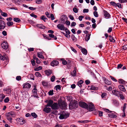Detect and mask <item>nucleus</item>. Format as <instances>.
<instances>
[{"label":"nucleus","instance_id":"obj_20","mask_svg":"<svg viewBox=\"0 0 127 127\" xmlns=\"http://www.w3.org/2000/svg\"><path fill=\"white\" fill-rule=\"evenodd\" d=\"M51 109L49 107H45L43 109V111L46 113H49L51 111Z\"/></svg>","mask_w":127,"mask_h":127},{"label":"nucleus","instance_id":"obj_6","mask_svg":"<svg viewBox=\"0 0 127 127\" xmlns=\"http://www.w3.org/2000/svg\"><path fill=\"white\" fill-rule=\"evenodd\" d=\"M6 27V23L5 22L1 20H0V30L4 29Z\"/></svg>","mask_w":127,"mask_h":127},{"label":"nucleus","instance_id":"obj_63","mask_svg":"<svg viewBox=\"0 0 127 127\" xmlns=\"http://www.w3.org/2000/svg\"><path fill=\"white\" fill-rule=\"evenodd\" d=\"M112 28L110 27L109 28L108 30L107 31V32L108 33H110L112 31Z\"/></svg>","mask_w":127,"mask_h":127},{"label":"nucleus","instance_id":"obj_62","mask_svg":"<svg viewBox=\"0 0 127 127\" xmlns=\"http://www.w3.org/2000/svg\"><path fill=\"white\" fill-rule=\"evenodd\" d=\"M123 65L122 64H119L118 65L117 68L118 69H119L120 68H121L123 66Z\"/></svg>","mask_w":127,"mask_h":127},{"label":"nucleus","instance_id":"obj_38","mask_svg":"<svg viewBox=\"0 0 127 127\" xmlns=\"http://www.w3.org/2000/svg\"><path fill=\"white\" fill-rule=\"evenodd\" d=\"M122 92H121V93L119 95V96L118 97H120L121 99H125V97L122 95Z\"/></svg>","mask_w":127,"mask_h":127},{"label":"nucleus","instance_id":"obj_14","mask_svg":"<svg viewBox=\"0 0 127 127\" xmlns=\"http://www.w3.org/2000/svg\"><path fill=\"white\" fill-rule=\"evenodd\" d=\"M104 16L106 19L109 18L110 15L106 11L104 10Z\"/></svg>","mask_w":127,"mask_h":127},{"label":"nucleus","instance_id":"obj_48","mask_svg":"<svg viewBox=\"0 0 127 127\" xmlns=\"http://www.w3.org/2000/svg\"><path fill=\"white\" fill-rule=\"evenodd\" d=\"M94 16L95 17H97L98 16V14L97 12L96 11H94L93 13Z\"/></svg>","mask_w":127,"mask_h":127},{"label":"nucleus","instance_id":"obj_39","mask_svg":"<svg viewBox=\"0 0 127 127\" xmlns=\"http://www.w3.org/2000/svg\"><path fill=\"white\" fill-rule=\"evenodd\" d=\"M7 24L8 26H10L13 25V23L12 22L9 21L7 22Z\"/></svg>","mask_w":127,"mask_h":127},{"label":"nucleus","instance_id":"obj_27","mask_svg":"<svg viewBox=\"0 0 127 127\" xmlns=\"http://www.w3.org/2000/svg\"><path fill=\"white\" fill-rule=\"evenodd\" d=\"M90 35L91 34L89 33L88 34L86 35L85 39L86 41H88L90 39Z\"/></svg>","mask_w":127,"mask_h":127},{"label":"nucleus","instance_id":"obj_56","mask_svg":"<svg viewBox=\"0 0 127 127\" xmlns=\"http://www.w3.org/2000/svg\"><path fill=\"white\" fill-rule=\"evenodd\" d=\"M16 79L18 81H19L21 79V77L20 76H18L16 77Z\"/></svg>","mask_w":127,"mask_h":127},{"label":"nucleus","instance_id":"obj_57","mask_svg":"<svg viewBox=\"0 0 127 127\" xmlns=\"http://www.w3.org/2000/svg\"><path fill=\"white\" fill-rule=\"evenodd\" d=\"M9 101V99L8 97H7L5 98L4 100V102H8Z\"/></svg>","mask_w":127,"mask_h":127},{"label":"nucleus","instance_id":"obj_44","mask_svg":"<svg viewBox=\"0 0 127 127\" xmlns=\"http://www.w3.org/2000/svg\"><path fill=\"white\" fill-rule=\"evenodd\" d=\"M32 117L35 118L37 117V116L35 113H32Z\"/></svg>","mask_w":127,"mask_h":127},{"label":"nucleus","instance_id":"obj_10","mask_svg":"<svg viewBox=\"0 0 127 127\" xmlns=\"http://www.w3.org/2000/svg\"><path fill=\"white\" fill-rule=\"evenodd\" d=\"M53 109H58L59 108V106L57 102L53 104L51 107Z\"/></svg>","mask_w":127,"mask_h":127},{"label":"nucleus","instance_id":"obj_2","mask_svg":"<svg viewBox=\"0 0 127 127\" xmlns=\"http://www.w3.org/2000/svg\"><path fill=\"white\" fill-rule=\"evenodd\" d=\"M36 85L33 86V88L32 90V95L35 97L38 98L37 95V90L36 88Z\"/></svg>","mask_w":127,"mask_h":127},{"label":"nucleus","instance_id":"obj_13","mask_svg":"<svg viewBox=\"0 0 127 127\" xmlns=\"http://www.w3.org/2000/svg\"><path fill=\"white\" fill-rule=\"evenodd\" d=\"M60 105L62 109H65L66 108L67 105L65 102H63L60 103Z\"/></svg>","mask_w":127,"mask_h":127},{"label":"nucleus","instance_id":"obj_36","mask_svg":"<svg viewBox=\"0 0 127 127\" xmlns=\"http://www.w3.org/2000/svg\"><path fill=\"white\" fill-rule=\"evenodd\" d=\"M35 75L37 77H41L42 76L41 74L38 72H36Z\"/></svg>","mask_w":127,"mask_h":127},{"label":"nucleus","instance_id":"obj_59","mask_svg":"<svg viewBox=\"0 0 127 127\" xmlns=\"http://www.w3.org/2000/svg\"><path fill=\"white\" fill-rule=\"evenodd\" d=\"M117 6L118 7L120 8H121V5L120 3H116V7Z\"/></svg>","mask_w":127,"mask_h":127},{"label":"nucleus","instance_id":"obj_8","mask_svg":"<svg viewBox=\"0 0 127 127\" xmlns=\"http://www.w3.org/2000/svg\"><path fill=\"white\" fill-rule=\"evenodd\" d=\"M57 28L61 30H64L65 28L63 24H59L57 25Z\"/></svg>","mask_w":127,"mask_h":127},{"label":"nucleus","instance_id":"obj_29","mask_svg":"<svg viewBox=\"0 0 127 127\" xmlns=\"http://www.w3.org/2000/svg\"><path fill=\"white\" fill-rule=\"evenodd\" d=\"M113 103L115 105L118 106L119 105V102L117 100H113Z\"/></svg>","mask_w":127,"mask_h":127},{"label":"nucleus","instance_id":"obj_16","mask_svg":"<svg viewBox=\"0 0 127 127\" xmlns=\"http://www.w3.org/2000/svg\"><path fill=\"white\" fill-rule=\"evenodd\" d=\"M112 93L114 95L118 96H119V95L121 93L120 92H119L116 90H114L112 91Z\"/></svg>","mask_w":127,"mask_h":127},{"label":"nucleus","instance_id":"obj_32","mask_svg":"<svg viewBox=\"0 0 127 127\" xmlns=\"http://www.w3.org/2000/svg\"><path fill=\"white\" fill-rule=\"evenodd\" d=\"M98 88L94 86H91L90 89L92 90H98Z\"/></svg>","mask_w":127,"mask_h":127},{"label":"nucleus","instance_id":"obj_45","mask_svg":"<svg viewBox=\"0 0 127 127\" xmlns=\"http://www.w3.org/2000/svg\"><path fill=\"white\" fill-rule=\"evenodd\" d=\"M55 88L56 91L58 90L59 89L60 90L61 89L60 86L59 85H57L55 87Z\"/></svg>","mask_w":127,"mask_h":127},{"label":"nucleus","instance_id":"obj_15","mask_svg":"<svg viewBox=\"0 0 127 127\" xmlns=\"http://www.w3.org/2000/svg\"><path fill=\"white\" fill-rule=\"evenodd\" d=\"M53 103V101L51 100H50L48 102L47 104L46 105V107H51Z\"/></svg>","mask_w":127,"mask_h":127},{"label":"nucleus","instance_id":"obj_9","mask_svg":"<svg viewBox=\"0 0 127 127\" xmlns=\"http://www.w3.org/2000/svg\"><path fill=\"white\" fill-rule=\"evenodd\" d=\"M68 117V115L64 113L61 114L59 118L61 119H64Z\"/></svg>","mask_w":127,"mask_h":127},{"label":"nucleus","instance_id":"obj_22","mask_svg":"<svg viewBox=\"0 0 127 127\" xmlns=\"http://www.w3.org/2000/svg\"><path fill=\"white\" fill-rule=\"evenodd\" d=\"M12 114H11L10 113H7L6 115V116L7 119L8 120V119H9L10 118L12 117Z\"/></svg>","mask_w":127,"mask_h":127},{"label":"nucleus","instance_id":"obj_33","mask_svg":"<svg viewBox=\"0 0 127 127\" xmlns=\"http://www.w3.org/2000/svg\"><path fill=\"white\" fill-rule=\"evenodd\" d=\"M41 19L43 20L44 22L46 21V20L47 19L46 18L45 16L44 15L40 17Z\"/></svg>","mask_w":127,"mask_h":127},{"label":"nucleus","instance_id":"obj_61","mask_svg":"<svg viewBox=\"0 0 127 127\" xmlns=\"http://www.w3.org/2000/svg\"><path fill=\"white\" fill-rule=\"evenodd\" d=\"M36 62L37 64H39L40 63V61L38 58H36Z\"/></svg>","mask_w":127,"mask_h":127},{"label":"nucleus","instance_id":"obj_51","mask_svg":"<svg viewBox=\"0 0 127 127\" xmlns=\"http://www.w3.org/2000/svg\"><path fill=\"white\" fill-rule=\"evenodd\" d=\"M55 79V76L54 75L52 76L51 78V80L52 82H54Z\"/></svg>","mask_w":127,"mask_h":127},{"label":"nucleus","instance_id":"obj_53","mask_svg":"<svg viewBox=\"0 0 127 127\" xmlns=\"http://www.w3.org/2000/svg\"><path fill=\"white\" fill-rule=\"evenodd\" d=\"M73 11L75 13H77L78 12V10L76 8H73Z\"/></svg>","mask_w":127,"mask_h":127},{"label":"nucleus","instance_id":"obj_50","mask_svg":"<svg viewBox=\"0 0 127 127\" xmlns=\"http://www.w3.org/2000/svg\"><path fill=\"white\" fill-rule=\"evenodd\" d=\"M35 2L36 3L40 4L42 2V0H35Z\"/></svg>","mask_w":127,"mask_h":127},{"label":"nucleus","instance_id":"obj_58","mask_svg":"<svg viewBox=\"0 0 127 127\" xmlns=\"http://www.w3.org/2000/svg\"><path fill=\"white\" fill-rule=\"evenodd\" d=\"M84 17V16L82 15L80 16L78 18L79 19L80 21H81L82 20V19Z\"/></svg>","mask_w":127,"mask_h":127},{"label":"nucleus","instance_id":"obj_23","mask_svg":"<svg viewBox=\"0 0 127 127\" xmlns=\"http://www.w3.org/2000/svg\"><path fill=\"white\" fill-rule=\"evenodd\" d=\"M109 40L111 42H115V40L114 39L113 37L111 36V35H110L109 36Z\"/></svg>","mask_w":127,"mask_h":127},{"label":"nucleus","instance_id":"obj_28","mask_svg":"<svg viewBox=\"0 0 127 127\" xmlns=\"http://www.w3.org/2000/svg\"><path fill=\"white\" fill-rule=\"evenodd\" d=\"M83 81L82 80H80L77 83V85L79 87H82L81 84L83 83Z\"/></svg>","mask_w":127,"mask_h":127},{"label":"nucleus","instance_id":"obj_43","mask_svg":"<svg viewBox=\"0 0 127 127\" xmlns=\"http://www.w3.org/2000/svg\"><path fill=\"white\" fill-rule=\"evenodd\" d=\"M53 91V90L50 91H49L48 92L49 95H53L54 94Z\"/></svg>","mask_w":127,"mask_h":127},{"label":"nucleus","instance_id":"obj_41","mask_svg":"<svg viewBox=\"0 0 127 127\" xmlns=\"http://www.w3.org/2000/svg\"><path fill=\"white\" fill-rule=\"evenodd\" d=\"M110 4L111 5L116 7V3L115 2L113 1H111L110 2Z\"/></svg>","mask_w":127,"mask_h":127},{"label":"nucleus","instance_id":"obj_47","mask_svg":"<svg viewBox=\"0 0 127 127\" xmlns=\"http://www.w3.org/2000/svg\"><path fill=\"white\" fill-rule=\"evenodd\" d=\"M64 59H62V64H63L64 65H66L67 64V62L66 61L64 60Z\"/></svg>","mask_w":127,"mask_h":127},{"label":"nucleus","instance_id":"obj_12","mask_svg":"<svg viewBox=\"0 0 127 127\" xmlns=\"http://www.w3.org/2000/svg\"><path fill=\"white\" fill-rule=\"evenodd\" d=\"M89 110L90 111H93L95 109V106L93 104L91 103H89Z\"/></svg>","mask_w":127,"mask_h":127},{"label":"nucleus","instance_id":"obj_25","mask_svg":"<svg viewBox=\"0 0 127 127\" xmlns=\"http://www.w3.org/2000/svg\"><path fill=\"white\" fill-rule=\"evenodd\" d=\"M81 51L83 54L85 55H86L87 54V50L85 48H82L81 49Z\"/></svg>","mask_w":127,"mask_h":127},{"label":"nucleus","instance_id":"obj_55","mask_svg":"<svg viewBox=\"0 0 127 127\" xmlns=\"http://www.w3.org/2000/svg\"><path fill=\"white\" fill-rule=\"evenodd\" d=\"M45 15H46V16H47V17L49 18H50V14H49V13H48V12H45Z\"/></svg>","mask_w":127,"mask_h":127},{"label":"nucleus","instance_id":"obj_19","mask_svg":"<svg viewBox=\"0 0 127 127\" xmlns=\"http://www.w3.org/2000/svg\"><path fill=\"white\" fill-rule=\"evenodd\" d=\"M119 88L123 92H125L126 90L125 89L124 86L122 85H120L118 86Z\"/></svg>","mask_w":127,"mask_h":127},{"label":"nucleus","instance_id":"obj_52","mask_svg":"<svg viewBox=\"0 0 127 127\" xmlns=\"http://www.w3.org/2000/svg\"><path fill=\"white\" fill-rule=\"evenodd\" d=\"M126 104L125 103L124 104L123 107V112H125V109L126 107Z\"/></svg>","mask_w":127,"mask_h":127},{"label":"nucleus","instance_id":"obj_26","mask_svg":"<svg viewBox=\"0 0 127 127\" xmlns=\"http://www.w3.org/2000/svg\"><path fill=\"white\" fill-rule=\"evenodd\" d=\"M104 82L106 84L108 85H110L111 84V82L110 81H108L107 79H106L105 78H104Z\"/></svg>","mask_w":127,"mask_h":127},{"label":"nucleus","instance_id":"obj_35","mask_svg":"<svg viewBox=\"0 0 127 127\" xmlns=\"http://www.w3.org/2000/svg\"><path fill=\"white\" fill-rule=\"evenodd\" d=\"M6 58L4 56H2L1 54H0V59L1 60L4 61Z\"/></svg>","mask_w":127,"mask_h":127},{"label":"nucleus","instance_id":"obj_49","mask_svg":"<svg viewBox=\"0 0 127 127\" xmlns=\"http://www.w3.org/2000/svg\"><path fill=\"white\" fill-rule=\"evenodd\" d=\"M1 15L5 17H7V14L6 13L4 12H2L1 13Z\"/></svg>","mask_w":127,"mask_h":127},{"label":"nucleus","instance_id":"obj_34","mask_svg":"<svg viewBox=\"0 0 127 127\" xmlns=\"http://www.w3.org/2000/svg\"><path fill=\"white\" fill-rule=\"evenodd\" d=\"M42 69V67L41 66H39L38 67H37L34 69V70L35 71H38L41 70Z\"/></svg>","mask_w":127,"mask_h":127},{"label":"nucleus","instance_id":"obj_37","mask_svg":"<svg viewBox=\"0 0 127 127\" xmlns=\"http://www.w3.org/2000/svg\"><path fill=\"white\" fill-rule=\"evenodd\" d=\"M71 38L72 40L75 42L77 40L76 38L75 37L74 35L72 34L71 36Z\"/></svg>","mask_w":127,"mask_h":127},{"label":"nucleus","instance_id":"obj_5","mask_svg":"<svg viewBox=\"0 0 127 127\" xmlns=\"http://www.w3.org/2000/svg\"><path fill=\"white\" fill-rule=\"evenodd\" d=\"M17 120L19 124L21 125H23L26 122L25 120L22 118H18L17 119Z\"/></svg>","mask_w":127,"mask_h":127},{"label":"nucleus","instance_id":"obj_17","mask_svg":"<svg viewBox=\"0 0 127 127\" xmlns=\"http://www.w3.org/2000/svg\"><path fill=\"white\" fill-rule=\"evenodd\" d=\"M59 64V62L56 60H54L51 63V65L53 66L57 65Z\"/></svg>","mask_w":127,"mask_h":127},{"label":"nucleus","instance_id":"obj_11","mask_svg":"<svg viewBox=\"0 0 127 127\" xmlns=\"http://www.w3.org/2000/svg\"><path fill=\"white\" fill-rule=\"evenodd\" d=\"M23 88L28 89L30 88L31 86V85L29 83L26 82L23 84Z\"/></svg>","mask_w":127,"mask_h":127},{"label":"nucleus","instance_id":"obj_4","mask_svg":"<svg viewBox=\"0 0 127 127\" xmlns=\"http://www.w3.org/2000/svg\"><path fill=\"white\" fill-rule=\"evenodd\" d=\"M35 23L32 21V25L34 27H37L41 29H44L45 27L42 24H35Z\"/></svg>","mask_w":127,"mask_h":127},{"label":"nucleus","instance_id":"obj_40","mask_svg":"<svg viewBox=\"0 0 127 127\" xmlns=\"http://www.w3.org/2000/svg\"><path fill=\"white\" fill-rule=\"evenodd\" d=\"M109 116L111 118H116L117 117L116 115L114 114H112L109 115Z\"/></svg>","mask_w":127,"mask_h":127},{"label":"nucleus","instance_id":"obj_7","mask_svg":"<svg viewBox=\"0 0 127 127\" xmlns=\"http://www.w3.org/2000/svg\"><path fill=\"white\" fill-rule=\"evenodd\" d=\"M1 47L5 49H7L8 48V45L7 43L6 42H3L1 44Z\"/></svg>","mask_w":127,"mask_h":127},{"label":"nucleus","instance_id":"obj_60","mask_svg":"<svg viewBox=\"0 0 127 127\" xmlns=\"http://www.w3.org/2000/svg\"><path fill=\"white\" fill-rule=\"evenodd\" d=\"M111 79L113 81L115 82H117V80L116 79H115L114 77L110 76Z\"/></svg>","mask_w":127,"mask_h":127},{"label":"nucleus","instance_id":"obj_21","mask_svg":"<svg viewBox=\"0 0 127 127\" xmlns=\"http://www.w3.org/2000/svg\"><path fill=\"white\" fill-rule=\"evenodd\" d=\"M71 75L72 76H75L76 75V68H74V70L71 73Z\"/></svg>","mask_w":127,"mask_h":127},{"label":"nucleus","instance_id":"obj_42","mask_svg":"<svg viewBox=\"0 0 127 127\" xmlns=\"http://www.w3.org/2000/svg\"><path fill=\"white\" fill-rule=\"evenodd\" d=\"M62 17H63V18L61 19V20L62 21H64V19L65 20L67 18L66 16L65 15H63L62 16Z\"/></svg>","mask_w":127,"mask_h":127},{"label":"nucleus","instance_id":"obj_18","mask_svg":"<svg viewBox=\"0 0 127 127\" xmlns=\"http://www.w3.org/2000/svg\"><path fill=\"white\" fill-rule=\"evenodd\" d=\"M45 72L46 74L48 76L50 75L52 73V70L50 69L46 70Z\"/></svg>","mask_w":127,"mask_h":127},{"label":"nucleus","instance_id":"obj_46","mask_svg":"<svg viewBox=\"0 0 127 127\" xmlns=\"http://www.w3.org/2000/svg\"><path fill=\"white\" fill-rule=\"evenodd\" d=\"M66 33V34H69L70 33V31L67 29V28H65V29L64 30Z\"/></svg>","mask_w":127,"mask_h":127},{"label":"nucleus","instance_id":"obj_30","mask_svg":"<svg viewBox=\"0 0 127 127\" xmlns=\"http://www.w3.org/2000/svg\"><path fill=\"white\" fill-rule=\"evenodd\" d=\"M118 81L119 83L121 84H125L126 83V82L122 79H119Z\"/></svg>","mask_w":127,"mask_h":127},{"label":"nucleus","instance_id":"obj_54","mask_svg":"<svg viewBox=\"0 0 127 127\" xmlns=\"http://www.w3.org/2000/svg\"><path fill=\"white\" fill-rule=\"evenodd\" d=\"M76 25V23L74 22H72L71 24V26H75Z\"/></svg>","mask_w":127,"mask_h":127},{"label":"nucleus","instance_id":"obj_1","mask_svg":"<svg viewBox=\"0 0 127 127\" xmlns=\"http://www.w3.org/2000/svg\"><path fill=\"white\" fill-rule=\"evenodd\" d=\"M69 108L70 109H72L74 108H76L78 106L77 101L75 100L73 101L72 102H70L69 104Z\"/></svg>","mask_w":127,"mask_h":127},{"label":"nucleus","instance_id":"obj_31","mask_svg":"<svg viewBox=\"0 0 127 127\" xmlns=\"http://www.w3.org/2000/svg\"><path fill=\"white\" fill-rule=\"evenodd\" d=\"M13 20L14 21L18 23H19L21 21V20L19 18H14Z\"/></svg>","mask_w":127,"mask_h":127},{"label":"nucleus","instance_id":"obj_64","mask_svg":"<svg viewBox=\"0 0 127 127\" xmlns=\"http://www.w3.org/2000/svg\"><path fill=\"white\" fill-rule=\"evenodd\" d=\"M123 49L124 50H127V45H125L123 46Z\"/></svg>","mask_w":127,"mask_h":127},{"label":"nucleus","instance_id":"obj_3","mask_svg":"<svg viewBox=\"0 0 127 127\" xmlns=\"http://www.w3.org/2000/svg\"><path fill=\"white\" fill-rule=\"evenodd\" d=\"M79 105L80 106L84 108L87 109L89 108L88 105L83 102L80 101L79 102Z\"/></svg>","mask_w":127,"mask_h":127},{"label":"nucleus","instance_id":"obj_24","mask_svg":"<svg viewBox=\"0 0 127 127\" xmlns=\"http://www.w3.org/2000/svg\"><path fill=\"white\" fill-rule=\"evenodd\" d=\"M37 56L39 58L42 59L44 58V57L43 56L42 53L41 52H39L37 53Z\"/></svg>","mask_w":127,"mask_h":127}]
</instances>
